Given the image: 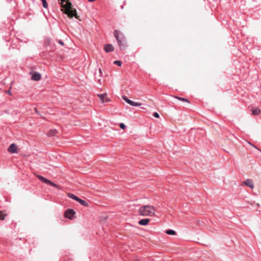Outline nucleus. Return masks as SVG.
<instances>
[{"label":"nucleus","mask_w":261,"mask_h":261,"mask_svg":"<svg viewBox=\"0 0 261 261\" xmlns=\"http://www.w3.org/2000/svg\"><path fill=\"white\" fill-rule=\"evenodd\" d=\"M123 99L126 101V102L133 107H138L141 106V105L140 103L135 102L129 99L126 96H125L123 97Z\"/></svg>","instance_id":"nucleus-6"},{"label":"nucleus","mask_w":261,"mask_h":261,"mask_svg":"<svg viewBox=\"0 0 261 261\" xmlns=\"http://www.w3.org/2000/svg\"><path fill=\"white\" fill-rule=\"evenodd\" d=\"M32 74L31 79L35 81H39L41 78V75L40 73L36 71H33L31 73Z\"/></svg>","instance_id":"nucleus-7"},{"label":"nucleus","mask_w":261,"mask_h":261,"mask_svg":"<svg viewBox=\"0 0 261 261\" xmlns=\"http://www.w3.org/2000/svg\"><path fill=\"white\" fill-rule=\"evenodd\" d=\"M57 133V131L56 129H51L47 133V136L48 137H53L56 135Z\"/></svg>","instance_id":"nucleus-13"},{"label":"nucleus","mask_w":261,"mask_h":261,"mask_svg":"<svg viewBox=\"0 0 261 261\" xmlns=\"http://www.w3.org/2000/svg\"><path fill=\"white\" fill-rule=\"evenodd\" d=\"M252 113L254 115H258L260 113V110L258 109H254L252 110Z\"/></svg>","instance_id":"nucleus-16"},{"label":"nucleus","mask_w":261,"mask_h":261,"mask_svg":"<svg viewBox=\"0 0 261 261\" xmlns=\"http://www.w3.org/2000/svg\"><path fill=\"white\" fill-rule=\"evenodd\" d=\"M8 150L11 153H15L17 150V146L14 143L11 144L8 148Z\"/></svg>","instance_id":"nucleus-9"},{"label":"nucleus","mask_w":261,"mask_h":261,"mask_svg":"<svg viewBox=\"0 0 261 261\" xmlns=\"http://www.w3.org/2000/svg\"><path fill=\"white\" fill-rule=\"evenodd\" d=\"M37 178L40 180H41V181H42L44 183H45L46 184H48L50 186H51L54 187H55V188H58V186L53 182L52 181H51L50 180L45 178V177L42 176L41 175H38L37 176Z\"/></svg>","instance_id":"nucleus-4"},{"label":"nucleus","mask_w":261,"mask_h":261,"mask_svg":"<svg viewBox=\"0 0 261 261\" xmlns=\"http://www.w3.org/2000/svg\"><path fill=\"white\" fill-rule=\"evenodd\" d=\"M75 214V213L72 209H68L65 211L64 216L66 218L71 220L74 218Z\"/></svg>","instance_id":"nucleus-5"},{"label":"nucleus","mask_w":261,"mask_h":261,"mask_svg":"<svg viewBox=\"0 0 261 261\" xmlns=\"http://www.w3.org/2000/svg\"><path fill=\"white\" fill-rule=\"evenodd\" d=\"M6 93L8 94H9V95H11V90L9 89L8 90H7L6 91Z\"/></svg>","instance_id":"nucleus-24"},{"label":"nucleus","mask_w":261,"mask_h":261,"mask_svg":"<svg viewBox=\"0 0 261 261\" xmlns=\"http://www.w3.org/2000/svg\"><path fill=\"white\" fill-rule=\"evenodd\" d=\"M138 212L142 216H152L155 215V209L153 206L143 205L139 208Z\"/></svg>","instance_id":"nucleus-2"},{"label":"nucleus","mask_w":261,"mask_h":261,"mask_svg":"<svg viewBox=\"0 0 261 261\" xmlns=\"http://www.w3.org/2000/svg\"><path fill=\"white\" fill-rule=\"evenodd\" d=\"M166 233L169 235H175L176 232L172 229H168L166 230Z\"/></svg>","instance_id":"nucleus-18"},{"label":"nucleus","mask_w":261,"mask_h":261,"mask_svg":"<svg viewBox=\"0 0 261 261\" xmlns=\"http://www.w3.org/2000/svg\"><path fill=\"white\" fill-rule=\"evenodd\" d=\"M61 2V7L63 8L64 13L68 15L70 18L73 16L77 18V15L75 9L71 8V3L68 0H60Z\"/></svg>","instance_id":"nucleus-1"},{"label":"nucleus","mask_w":261,"mask_h":261,"mask_svg":"<svg viewBox=\"0 0 261 261\" xmlns=\"http://www.w3.org/2000/svg\"><path fill=\"white\" fill-rule=\"evenodd\" d=\"M58 42L62 45H64V43L62 41V40H59L58 41Z\"/></svg>","instance_id":"nucleus-25"},{"label":"nucleus","mask_w":261,"mask_h":261,"mask_svg":"<svg viewBox=\"0 0 261 261\" xmlns=\"http://www.w3.org/2000/svg\"><path fill=\"white\" fill-rule=\"evenodd\" d=\"M149 222V220L148 219H143L140 220L138 223L141 225H146Z\"/></svg>","instance_id":"nucleus-12"},{"label":"nucleus","mask_w":261,"mask_h":261,"mask_svg":"<svg viewBox=\"0 0 261 261\" xmlns=\"http://www.w3.org/2000/svg\"><path fill=\"white\" fill-rule=\"evenodd\" d=\"M114 64L117 65L118 66H121L122 64V62L120 61L116 60L114 62Z\"/></svg>","instance_id":"nucleus-20"},{"label":"nucleus","mask_w":261,"mask_h":261,"mask_svg":"<svg viewBox=\"0 0 261 261\" xmlns=\"http://www.w3.org/2000/svg\"><path fill=\"white\" fill-rule=\"evenodd\" d=\"M153 115L154 117L157 118L160 117V115L157 112L154 113Z\"/></svg>","instance_id":"nucleus-23"},{"label":"nucleus","mask_w":261,"mask_h":261,"mask_svg":"<svg viewBox=\"0 0 261 261\" xmlns=\"http://www.w3.org/2000/svg\"><path fill=\"white\" fill-rule=\"evenodd\" d=\"M42 2L43 7L44 8H47L48 4L46 0H41Z\"/></svg>","instance_id":"nucleus-19"},{"label":"nucleus","mask_w":261,"mask_h":261,"mask_svg":"<svg viewBox=\"0 0 261 261\" xmlns=\"http://www.w3.org/2000/svg\"><path fill=\"white\" fill-rule=\"evenodd\" d=\"M6 215L5 211H0V220H4Z\"/></svg>","instance_id":"nucleus-15"},{"label":"nucleus","mask_w":261,"mask_h":261,"mask_svg":"<svg viewBox=\"0 0 261 261\" xmlns=\"http://www.w3.org/2000/svg\"><path fill=\"white\" fill-rule=\"evenodd\" d=\"M68 196L69 198H72L76 201H77V200H78V198H79V197H77L76 196H75L73 194L70 193L68 194Z\"/></svg>","instance_id":"nucleus-17"},{"label":"nucleus","mask_w":261,"mask_h":261,"mask_svg":"<svg viewBox=\"0 0 261 261\" xmlns=\"http://www.w3.org/2000/svg\"><path fill=\"white\" fill-rule=\"evenodd\" d=\"M177 98L179 99L181 101L189 102V100L187 99L182 98V97H177Z\"/></svg>","instance_id":"nucleus-21"},{"label":"nucleus","mask_w":261,"mask_h":261,"mask_svg":"<svg viewBox=\"0 0 261 261\" xmlns=\"http://www.w3.org/2000/svg\"><path fill=\"white\" fill-rule=\"evenodd\" d=\"M119 126L121 129H125L126 127L125 125L123 123H120L119 124Z\"/></svg>","instance_id":"nucleus-22"},{"label":"nucleus","mask_w":261,"mask_h":261,"mask_svg":"<svg viewBox=\"0 0 261 261\" xmlns=\"http://www.w3.org/2000/svg\"><path fill=\"white\" fill-rule=\"evenodd\" d=\"M244 184L248 187L253 188L254 187L253 182L251 179H247L244 182Z\"/></svg>","instance_id":"nucleus-10"},{"label":"nucleus","mask_w":261,"mask_h":261,"mask_svg":"<svg viewBox=\"0 0 261 261\" xmlns=\"http://www.w3.org/2000/svg\"><path fill=\"white\" fill-rule=\"evenodd\" d=\"M104 49L106 53H109L114 50V47L111 44H107L105 46Z\"/></svg>","instance_id":"nucleus-8"},{"label":"nucleus","mask_w":261,"mask_h":261,"mask_svg":"<svg viewBox=\"0 0 261 261\" xmlns=\"http://www.w3.org/2000/svg\"><path fill=\"white\" fill-rule=\"evenodd\" d=\"M114 36L118 42L120 48L121 49H125L126 47V42L124 35L120 31L115 30Z\"/></svg>","instance_id":"nucleus-3"},{"label":"nucleus","mask_w":261,"mask_h":261,"mask_svg":"<svg viewBox=\"0 0 261 261\" xmlns=\"http://www.w3.org/2000/svg\"><path fill=\"white\" fill-rule=\"evenodd\" d=\"M107 95L106 93H103V94H97L98 96L99 97V98L100 99V100L102 101V102H107V101H109L110 100L109 99H106V100L104 99L105 98V96Z\"/></svg>","instance_id":"nucleus-11"},{"label":"nucleus","mask_w":261,"mask_h":261,"mask_svg":"<svg viewBox=\"0 0 261 261\" xmlns=\"http://www.w3.org/2000/svg\"><path fill=\"white\" fill-rule=\"evenodd\" d=\"M77 201H78L81 205H82L83 206H88V203L87 202H86V201L82 200V199H80L79 198L78 200H77Z\"/></svg>","instance_id":"nucleus-14"}]
</instances>
